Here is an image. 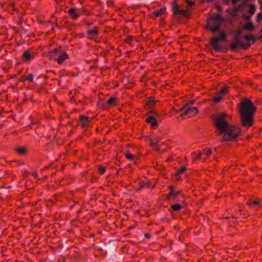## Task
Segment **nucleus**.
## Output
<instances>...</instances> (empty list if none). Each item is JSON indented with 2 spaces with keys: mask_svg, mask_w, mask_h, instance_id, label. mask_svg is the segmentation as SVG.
Instances as JSON below:
<instances>
[{
  "mask_svg": "<svg viewBox=\"0 0 262 262\" xmlns=\"http://www.w3.org/2000/svg\"><path fill=\"white\" fill-rule=\"evenodd\" d=\"M258 1H259V2L260 3H262V0H258Z\"/></svg>",
  "mask_w": 262,
  "mask_h": 262,
  "instance_id": "53",
  "label": "nucleus"
},
{
  "mask_svg": "<svg viewBox=\"0 0 262 262\" xmlns=\"http://www.w3.org/2000/svg\"><path fill=\"white\" fill-rule=\"evenodd\" d=\"M79 119L81 122V126L83 128L85 127L90 122L89 117L86 116L80 115Z\"/></svg>",
  "mask_w": 262,
  "mask_h": 262,
  "instance_id": "11",
  "label": "nucleus"
},
{
  "mask_svg": "<svg viewBox=\"0 0 262 262\" xmlns=\"http://www.w3.org/2000/svg\"><path fill=\"white\" fill-rule=\"evenodd\" d=\"M32 175H33L35 178H38V174H37V172H33V173H32Z\"/></svg>",
  "mask_w": 262,
  "mask_h": 262,
  "instance_id": "45",
  "label": "nucleus"
},
{
  "mask_svg": "<svg viewBox=\"0 0 262 262\" xmlns=\"http://www.w3.org/2000/svg\"><path fill=\"white\" fill-rule=\"evenodd\" d=\"M187 104L180 110V111H183L181 116L188 115L189 117L196 114L198 112V110L195 107H188Z\"/></svg>",
  "mask_w": 262,
  "mask_h": 262,
  "instance_id": "6",
  "label": "nucleus"
},
{
  "mask_svg": "<svg viewBox=\"0 0 262 262\" xmlns=\"http://www.w3.org/2000/svg\"><path fill=\"white\" fill-rule=\"evenodd\" d=\"M151 113L152 115H150L147 118H146L145 119V121L147 123H150L152 127L155 128L158 125L157 121L156 120L155 118V115H157V113L153 112Z\"/></svg>",
  "mask_w": 262,
  "mask_h": 262,
  "instance_id": "8",
  "label": "nucleus"
},
{
  "mask_svg": "<svg viewBox=\"0 0 262 262\" xmlns=\"http://www.w3.org/2000/svg\"><path fill=\"white\" fill-rule=\"evenodd\" d=\"M259 38L261 39H262V35H260L259 37Z\"/></svg>",
  "mask_w": 262,
  "mask_h": 262,
  "instance_id": "51",
  "label": "nucleus"
},
{
  "mask_svg": "<svg viewBox=\"0 0 262 262\" xmlns=\"http://www.w3.org/2000/svg\"><path fill=\"white\" fill-rule=\"evenodd\" d=\"M185 2L187 4L186 10L181 9L177 4H175L173 7L172 11L173 14L175 15H182L184 17L188 18L190 15V13L189 12V8L194 5V3L190 1V0H186Z\"/></svg>",
  "mask_w": 262,
  "mask_h": 262,
  "instance_id": "5",
  "label": "nucleus"
},
{
  "mask_svg": "<svg viewBox=\"0 0 262 262\" xmlns=\"http://www.w3.org/2000/svg\"><path fill=\"white\" fill-rule=\"evenodd\" d=\"M98 33V32L96 28H94V29L90 30L88 31V34L92 36H95V35H97Z\"/></svg>",
  "mask_w": 262,
  "mask_h": 262,
  "instance_id": "23",
  "label": "nucleus"
},
{
  "mask_svg": "<svg viewBox=\"0 0 262 262\" xmlns=\"http://www.w3.org/2000/svg\"><path fill=\"white\" fill-rule=\"evenodd\" d=\"M223 95L219 94L213 97V100L214 102L217 103L222 99Z\"/></svg>",
  "mask_w": 262,
  "mask_h": 262,
  "instance_id": "18",
  "label": "nucleus"
},
{
  "mask_svg": "<svg viewBox=\"0 0 262 262\" xmlns=\"http://www.w3.org/2000/svg\"><path fill=\"white\" fill-rule=\"evenodd\" d=\"M242 34V31L241 30H238L235 33V37H238L240 38V36Z\"/></svg>",
  "mask_w": 262,
  "mask_h": 262,
  "instance_id": "35",
  "label": "nucleus"
},
{
  "mask_svg": "<svg viewBox=\"0 0 262 262\" xmlns=\"http://www.w3.org/2000/svg\"><path fill=\"white\" fill-rule=\"evenodd\" d=\"M98 170L100 174H103L105 170V168L103 166H100L99 167Z\"/></svg>",
  "mask_w": 262,
  "mask_h": 262,
  "instance_id": "30",
  "label": "nucleus"
},
{
  "mask_svg": "<svg viewBox=\"0 0 262 262\" xmlns=\"http://www.w3.org/2000/svg\"><path fill=\"white\" fill-rule=\"evenodd\" d=\"M155 103V101L154 100H150L148 101V105H149V106L150 107V106H151V105L154 104Z\"/></svg>",
  "mask_w": 262,
  "mask_h": 262,
  "instance_id": "37",
  "label": "nucleus"
},
{
  "mask_svg": "<svg viewBox=\"0 0 262 262\" xmlns=\"http://www.w3.org/2000/svg\"><path fill=\"white\" fill-rule=\"evenodd\" d=\"M231 33L232 35H235V33H236V32H235L234 31H233V30L231 31Z\"/></svg>",
  "mask_w": 262,
  "mask_h": 262,
  "instance_id": "46",
  "label": "nucleus"
},
{
  "mask_svg": "<svg viewBox=\"0 0 262 262\" xmlns=\"http://www.w3.org/2000/svg\"><path fill=\"white\" fill-rule=\"evenodd\" d=\"M221 25L220 24H217L216 26H212V28H211L210 31L214 33L219 32L220 33V28H221Z\"/></svg>",
  "mask_w": 262,
  "mask_h": 262,
  "instance_id": "14",
  "label": "nucleus"
},
{
  "mask_svg": "<svg viewBox=\"0 0 262 262\" xmlns=\"http://www.w3.org/2000/svg\"><path fill=\"white\" fill-rule=\"evenodd\" d=\"M213 120L216 129L215 134L221 142L234 141L239 137L241 129L228 123L226 114H219L214 116Z\"/></svg>",
  "mask_w": 262,
  "mask_h": 262,
  "instance_id": "1",
  "label": "nucleus"
},
{
  "mask_svg": "<svg viewBox=\"0 0 262 262\" xmlns=\"http://www.w3.org/2000/svg\"><path fill=\"white\" fill-rule=\"evenodd\" d=\"M203 154V152H200L198 155H199L200 156H201V155Z\"/></svg>",
  "mask_w": 262,
  "mask_h": 262,
  "instance_id": "48",
  "label": "nucleus"
},
{
  "mask_svg": "<svg viewBox=\"0 0 262 262\" xmlns=\"http://www.w3.org/2000/svg\"><path fill=\"white\" fill-rule=\"evenodd\" d=\"M22 57L27 60L30 61L34 58V54L30 50H27L23 52Z\"/></svg>",
  "mask_w": 262,
  "mask_h": 262,
  "instance_id": "9",
  "label": "nucleus"
},
{
  "mask_svg": "<svg viewBox=\"0 0 262 262\" xmlns=\"http://www.w3.org/2000/svg\"><path fill=\"white\" fill-rule=\"evenodd\" d=\"M227 92H228V89L227 88H225L221 91L220 94H222V95H225L227 93Z\"/></svg>",
  "mask_w": 262,
  "mask_h": 262,
  "instance_id": "31",
  "label": "nucleus"
},
{
  "mask_svg": "<svg viewBox=\"0 0 262 262\" xmlns=\"http://www.w3.org/2000/svg\"><path fill=\"white\" fill-rule=\"evenodd\" d=\"M216 9H217V11H221L222 10L223 8L220 6H216Z\"/></svg>",
  "mask_w": 262,
  "mask_h": 262,
  "instance_id": "41",
  "label": "nucleus"
},
{
  "mask_svg": "<svg viewBox=\"0 0 262 262\" xmlns=\"http://www.w3.org/2000/svg\"><path fill=\"white\" fill-rule=\"evenodd\" d=\"M15 150L17 153L20 155H25L27 152V149L24 147H18Z\"/></svg>",
  "mask_w": 262,
  "mask_h": 262,
  "instance_id": "16",
  "label": "nucleus"
},
{
  "mask_svg": "<svg viewBox=\"0 0 262 262\" xmlns=\"http://www.w3.org/2000/svg\"><path fill=\"white\" fill-rule=\"evenodd\" d=\"M145 186L149 187V185L146 183H143L142 184H141L140 188H143Z\"/></svg>",
  "mask_w": 262,
  "mask_h": 262,
  "instance_id": "39",
  "label": "nucleus"
},
{
  "mask_svg": "<svg viewBox=\"0 0 262 262\" xmlns=\"http://www.w3.org/2000/svg\"><path fill=\"white\" fill-rule=\"evenodd\" d=\"M261 9H262V3H260Z\"/></svg>",
  "mask_w": 262,
  "mask_h": 262,
  "instance_id": "52",
  "label": "nucleus"
},
{
  "mask_svg": "<svg viewBox=\"0 0 262 262\" xmlns=\"http://www.w3.org/2000/svg\"><path fill=\"white\" fill-rule=\"evenodd\" d=\"M166 8H162L159 10H156L153 12V14L155 16H159L162 14H164L166 12Z\"/></svg>",
  "mask_w": 262,
  "mask_h": 262,
  "instance_id": "13",
  "label": "nucleus"
},
{
  "mask_svg": "<svg viewBox=\"0 0 262 262\" xmlns=\"http://www.w3.org/2000/svg\"><path fill=\"white\" fill-rule=\"evenodd\" d=\"M256 10V5H252L251 6L249 10V11H248V13L249 14H250L251 15H253V14H254L255 11Z\"/></svg>",
  "mask_w": 262,
  "mask_h": 262,
  "instance_id": "21",
  "label": "nucleus"
},
{
  "mask_svg": "<svg viewBox=\"0 0 262 262\" xmlns=\"http://www.w3.org/2000/svg\"><path fill=\"white\" fill-rule=\"evenodd\" d=\"M169 188L170 189V191L173 192L174 190V187L173 186H170Z\"/></svg>",
  "mask_w": 262,
  "mask_h": 262,
  "instance_id": "42",
  "label": "nucleus"
},
{
  "mask_svg": "<svg viewBox=\"0 0 262 262\" xmlns=\"http://www.w3.org/2000/svg\"><path fill=\"white\" fill-rule=\"evenodd\" d=\"M251 43H250V42L244 43V42H243L242 41V45H241V47L242 48H243L244 49L247 50L248 48H249L251 47Z\"/></svg>",
  "mask_w": 262,
  "mask_h": 262,
  "instance_id": "22",
  "label": "nucleus"
},
{
  "mask_svg": "<svg viewBox=\"0 0 262 262\" xmlns=\"http://www.w3.org/2000/svg\"><path fill=\"white\" fill-rule=\"evenodd\" d=\"M28 80L31 81H32L33 80V75L32 74H30L28 77H26L24 78V80Z\"/></svg>",
  "mask_w": 262,
  "mask_h": 262,
  "instance_id": "28",
  "label": "nucleus"
},
{
  "mask_svg": "<svg viewBox=\"0 0 262 262\" xmlns=\"http://www.w3.org/2000/svg\"><path fill=\"white\" fill-rule=\"evenodd\" d=\"M126 157L127 159H129V160H133L134 159V156L133 155L128 152L126 154Z\"/></svg>",
  "mask_w": 262,
  "mask_h": 262,
  "instance_id": "29",
  "label": "nucleus"
},
{
  "mask_svg": "<svg viewBox=\"0 0 262 262\" xmlns=\"http://www.w3.org/2000/svg\"><path fill=\"white\" fill-rule=\"evenodd\" d=\"M181 193V191L178 190L176 192H174L173 198H175L178 195L180 194Z\"/></svg>",
  "mask_w": 262,
  "mask_h": 262,
  "instance_id": "38",
  "label": "nucleus"
},
{
  "mask_svg": "<svg viewBox=\"0 0 262 262\" xmlns=\"http://www.w3.org/2000/svg\"><path fill=\"white\" fill-rule=\"evenodd\" d=\"M223 1L225 4L228 5L230 3V0H223Z\"/></svg>",
  "mask_w": 262,
  "mask_h": 262,
  "instance_id": "43",
  "label": "nucleus"
},
{
  "mask_svg": "<svg viewBox=\"0 0 262 262\" xmlns=\"http://www.w3.org/2000/svg\"><path fill=\"white\" fill-rule=\"evenodd\" d=\"M128 41H127L128 43H129V41H131L132 40V38L131 37H129L128 38Z\"/></svg>",
  "mask_w": 262,
  "mask_h": 262,
  "instance_id": "47",
  "label": "nucleus"
},
{
  "mask_svg": "<svg viewBox=\"0 0 262 262\" xmlns=\"http://www.w3.org/2000/svg\"><path fill=\"white\" fill-rule=\"evenodd\" d=\"M243 16H244V19L246 20H247L249 21H250V20L251 19V17L248 16V15H247L246 14H244L243 15Z\"/></svg>",
  "mask_w": 262,
  "mask_h": 262,
  "instance_id": "34",
  "label": "nucleus"
},
{
  "mask_svg": "<svg viewBox=\"0 0 262 262\" xmlns=\"http://www.w3.org/2000/svg\"><path fill=\"white\" fill-rule=\"evenodd\" d=\"M174 195V192L170 191V192L168 194V196H171L173 198Z\"/></svg>",
  "mask_w": 262,
  "mask_h": 262,
  "instance_id": "44",
  "label": "nucleus"
},
{
  "mask_svg": "<svg viewBox=\"0 0 262 262\" xmlns=\"http://www.w3.org/2000/svg\"><path fill=\"white\" fill-rule=\"evenodd\" d=\"M47 57L50 60H56L58 64H61L66 59L68 58L67 53L58 49H55L50 51Z\"/></svg>",
  "mask_w": 262,
  "mask_h": 262,
  "instance_id": "3",
  "label": "nucleus"
},
{
  "mask_svg": "<svg viewBox=\"0 0 262 262\" xmlns=\"http://www.w3.org/2000/svg\"><path fill=\"white\" fill-rule=\"evenodd\" d=\"M116 101V98L111 97L106 101V103L110 105H115Z\"/></svg>",
  "mask_w": 262,
  "mask_h": 262,
  "instance_id": "19",
  "label": "nucleus"
},
{
  "mask_svg": "<svg viewBox=\"0 0 262 262\" xmlns=\"http://www.w3.org/2000/svg\"><path fill=\"white\" fill-rule=\"evenodd\" d=\"M227 34L225 31H222L220 33V34L217 37H214L210 39V44L212 46L213 49L216 51H220L222 47L219 43L221 41H225L227 40Z\"/></svg>",
  "mask_w": 262,
  "mask_h": 262,
  "instance_id": "4",
  "label": "nucleus"
},
{
  "mask_svg": "<svg viewBox=\"0 0 262 262\" xmlns=\"http://www.w3.org/2000/svg\"><path fill=\"white\" fill-rule=\"evenodd\" d=\"M161 139L160 137H155L153 139H151L150 140L151 144L153 146L157 145Z\"/></svg>",
  "mask_w": 262,
  "mask_h": 262,
  "instance_id": "17",
  "label": "nucleus"
},
{
  "mask_svg": "<svg viewBox=\"0 0 262 262\" xmlns=\"http://www.w3.org/2000/svg\"><path fill=\"white\" fill-rule=\"evenodd\" d=\"M209 19L211 21V24L213 26H216L218 24L221 25L222 23L224 21V19L220 14L211 15Z\"/></svg>",
  "mask_w": 262,
  "mask_h": 262,
  "instance_id": "7",
  "label": "nucleus"
},
{
  "mask_svg": "<svg viewBox=\"0 0 262 262\" xmlns=\"http://www.w3.org/2000/svg\"><path fill=\"white\" fill-rule=\"evenodd\" d=\"M260 19H262V12L259 13L256 16V20L258 22H259Z\"/></svg>",
  "mask_w": 262,
  "mask_h": 262,
  "instance_id": "32",
  "label": "nucleus"
},
{
  "mask_svg": "<svg viewBox=\"0 0 262 262\" xmlns=\"http://www.w3.org/2000/svg\"><path fill=\"white\" fill-rule=\"evenodd\" d=\"M212 25L211 24V23H210V21H207V24H206V27L210 29V30H211V28H212Z\"/></svg>",
  "mask_w": 262,
  "mask_h": 262,
  "instance_id": "33",
  "label": "nucleus"
},
{
  "mask_svg": "<svg viewBox=\"0 0 262 262\" xmlns=\"http://www.w3.org/2000/svg\"><path fill=\"white\" fill-rule=\"evenodd\" d=\"M189 103H190V105H192L193 104V102L192 101H190Z\"/></svg>",
  "mask_w": 262,
  "mask_h": 262,
  "instance_id": "49",
  "label": "nucleus"
},
{
  "mask_svg": "<svg viewBox=\"0 0 262 262\" xmlns=\"http://www.w3.org/2000/svg\"><path fill=\"white\" fill-rule=\"evenodd\" d=\"M186 170V167L183 166L180 169L178 170L176 172L177 175L181 174L183 173Z\"/></svg>",
  "mask_w": 262,
  "mask_h": 262,
  "instance_id": "25",
  "label": "nucleus"
},
{
  "mask_svg": "<svg viewBox=\"0 0 262 262\" xmlns=\"http://www.w3.org/2000/svg\"><path fill=\"white\" fill-rule=\"evenodd\" d=\"M248 204L249 206H252V205H255L258 206V205H259V201H257V200H255V201H249V202L248 203Z\"/></svg>",
  "mask_w": 262,
  "mask_h": 262,
  "instance_id": "27",
  "label": "nucleus"
},
{
  "mask_svg": "<svg viewBox=\"0 0 262 262\" xmlns=\"http://www.w3.org/2000/svg\"><path fill=\"white\" fill-rule=\"evenodd\" d=\"M239 106L241 124L244 127L248 128L253 124L254 114L256 107L251 101L247 98L241 100Z\"/></svg>",
  "mask_w": 262,
  "mask_h": 262,
  "instance_id": "2",
  "label": "nucleus"
},
{
  "mask_svg": "<svg viewBox=\"0 0 262 262\" xmlns=\"http://www.w3.org/2000/svg\"><path fill=\"white\" fill-rule=\"evenodd\" d=\"M171 208L173 211H176L180 210L182 208V206L181 205L179 204H176L172 205Z\"/></svg>",
  "mask_w": 262,
  "mask_h": 262,
  "instance_id": "20",
  "label": "nucleus"
},
{
  "mask_svg": "<svg viewBox=\"0 0 262 262\" xmlns=\"http://www.w3.org/2000/svg\"><path fill=\"white\" fill-rule=\"evenodd\" d=\"M68 13L70 15L71 17L73 19H77L79 15L76 12V9L75 8H71L69 10Z\"/></svg>",
  "mask_w": 262,
  "mask_h": 262,
  "instance_id": "12",
  "label": "nucleus"
},
{
  "mask_svg": "<svg viewBox=\"0 0 262 262\" xmlns=\"http://www.w3.org/2000/svg\"><path fill=\"white\" fill-rule=\"evenodd\" d=\"M246 2H243L241 5L239 6L238 8H237V10H241L243 6L246 5Z\"/></svg>",
  "mask_w": 262,
  "mask_h": 262,
  "instance_id": "36",
  "label": "nucleus"
},
{
  "mask_svg": "<svg viewBox=\"0 0 262 262\" xmlns=\"http://www.w3.org/2000/svg\"><path fill=\"white\" fill-rule=\"evenodd\" d=\"M243 28L248 30H252L254 29V27L252 21H249L244 25Z\"/></svg>",
  "mask_w": 262,
  "mask_h": 262,
  "instance_id": "15",
  "label": "nucleus"
},
{
  "mask_svg": "<svg viewBox=\"0 0 262 262\" xmlns=\"http://www.w3.org/2000/svg\"><path fill=\"white\" fill-rule=\"evenodd\" d=\"M235 42L231 44V50L232 51H235L237 48L238 46H240L242 45V41L238 37H235L234 39Z\"/></svg>",
  "mask_w": 262,
  "mask_h": 262,
  "instance_id": "10",
  "label": "nucleus"
},
{
  "mask_svg": "<svg viewBox=\"0 0 262 262\" xmlns=\"http://www.w3.org/2000/svg\"><path fill=\"white\" fill-rule=\"evenodd\" d=\"M196 158H201V156H200L199 155H198L196 156Z\"/></svg>",
  "mask_w": 262,
  "mask_h": 262,
  "instance_id": "50",
  "label": "nucleus"
},
{
  "mask_svg": "<svg viewBox=\"0 0 262 262\" xmlns=\"http://www.w3.org/2000/svg\"><path fill=\"white\" fill-rule=\"evenodd\" d=\"M212 152V150L211 149H204L203 150V154L206 156L207 157H209Z\"/></svg>",
  "mask_w": 262,
  "mask_h": 262,
  "instance_id": "26",
  "label": "nucleus"
},
{
  "mask_svg": "<svg viewBox=\"0 0 262 262\" xmlns=\"http://www.w3.org/2000/svg\"><path fill=\"white\" fill-rule=\"evenodd\" d=\"M244 38L247 40H252L253 41H255L257 39L255 37L252 35H245L244 36Z\"/></svg>",
  "mask_w": 262,
  "mask_h": 262,
  "instance_id": "24",
  "label": "nucleus"
},
{
  "mask_svg": "<svg viewBox=\"0 0 262 262\" xmlns=\"http://www.w3.org/2000/svg\"><path fill=\"white\" fill-rule=\"evenodd\" d=\"M144 236L146 238H149L150 237L151 235L149 233H147L145 234Z\"/></svg>",
  "mask_w": 262,
  "mask_h": 262,
  "instance_id": "40",
  "label": "nucleus"
}]
</instances>
